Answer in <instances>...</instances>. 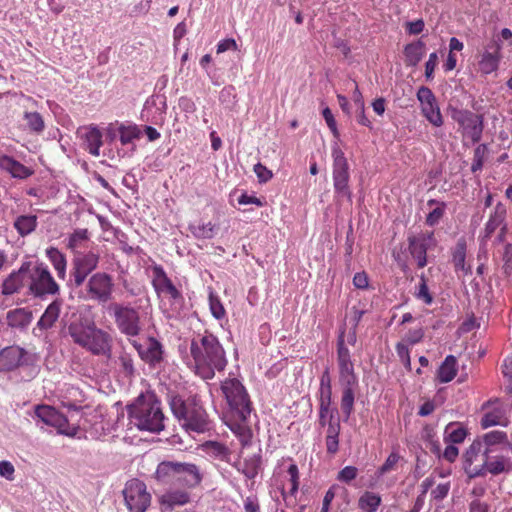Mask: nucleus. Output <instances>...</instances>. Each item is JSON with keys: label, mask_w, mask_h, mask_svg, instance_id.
<instances>
[{"label": "nucleus", "mask_w": 512, "mask_h": 512, "mask_svg": "<svg viewBox=\"0 0 512 512\" xmlns=\"http://www.w3.org/2000/svg\"><path fill=\"white\" fill-rule=\"evenodd\" d=\"M36 226L37 217L35 215H21L14 222V227L21 236L32 233Z\"/></svg>", "instance_id": "f704fd0d"}, {"label": "nucleus", "mask_w": 512, "mask_h": 512, "mask_svg": "<svg viewBox=\"0 0 512 512\" xmlns=\"http://www.w3.org/2000/svg\"><path fill=\"white\" fill-rule=\"evenodd\" d=\"M450 114L451 118L462 127L464 135L468 136L473 143L481 140L484 128L482 115L458 108H451Z\"/></svg>", "instance_id": "9b49d317"}, {"label": "nucleus", "mask_w": 512, "mask_h": 512, "mask_svg": "<svg viewBox=\"0 0 512 512\" xmlns=\"http://www.w3.org/2000/svg\"><path fill=\"white\" fill-rule=\"evenodd\" d=\"M202 481L199 468L192 463L177 462L176 483L193 488Z\"/></svg>", "instance_id": "6ab92c4d"}, {"label": "nucleus", "mask_w": 512, "mask_h": 512, "mask_svg": "<svg viewBox=\"0 0 512 512\" xmlns=\"http://www.w3.org/2000/svg\"><path fill=\"white\" fill-rule=\"evenodd\" d=\"M82 348L94 355L110 356L111 337L107 332L97 328L95 325Z\"/></svg>", "instance_id": "dca6fc26"}, {"label": "nucleus", "mask_w": 512, "mask_h": 512, "mask_svg": "<svg viewBox=\"0 0 512 512\" xmlns=\"http://www.w3.org/2000/svg\"><path fill=\"white\" fill-rule=\"evenodd\" d=\"M131 422L140 430L160 432L164 429V414L153 396L141 395L129 410Z\"/></svg>", "instance_id": "7ed1b4c3"}, {"label": "nucleus", "mask_w": 512, "mask_h": 512, "mask_svg": "<svg viewBox=\"0 0 512 512\" xmlns=\"http://www.w3.org/2000/svg\"><path fill=\"white\" fill-rule=\"evenodd\" d=\"M216 226L211 222L208 223H199L197 225H191L190 231L191 233L199 239H211L215 234Z\"/></svg>", "instance_id": "79ce46f5"}, {"label": "nucleus", "mask_w": 512, "mask_h": 512, "mask_svg": "<svg viewBox=\"0 0 512 512\" xmlns=\"http://www.w3.org/2000/svg\"><path fill=\"white\" fill-rule=\"evenodd\" d=\"M120 132V141L123 145L131 143L134 139L140 137V130L136 125L133 126H124L121 125L119 127Z\"/></svg>", "instance_id": "de8ad7c7"}, {"label": "nucleus", "mask_w": 512, "mask_h": 512, "mask_svg": "<svg viewBox=\"0 0 512 512\" xmlns=\"http://www.w3.org/2000/svg\"><path fill=\"white\" fill-rule=\"evenodd\" d=\"M323 117L326 121V124L327 126L330 128L333 136L335 138H339L340 134H339V131H338V128H337V124H336V121H335V118L330 110V108L326 107L323 112Z\"/></svg>", "instance_id": "13d9d810"}, {"label": "nucleus", "mask_w": 512, "mask_h": 512, "mask_svg": "<svg viewBox=\"0 0 512 512\" xmlns=\"http://www.w3.org/2000/svg\"><path fill=\"white\" fill-rule=\"evenodd\" d=\"M6 319L11 328L25 329L32 321V312L26 308H16L7 312Z\"/></svg>", "instance_id": "5701e85b"}, {"label": "nucleus", "mask_w": 512, "mask_h": 512, "mask_svg": "<svg viewBox=\"0 0 512 512\" xmlns=\"http://www.w3.org/2000/svg\"><path fill=\"white\" fill-rule=\"evenodd\" d=\"M35 414L46 425L57 428L58 432L61 434L74 436L77 433V428L70 427L68 419L54 407L48 405H38L35 407Z\"/></svg>", "instance_id": "f8f14e48"}, {"label": "nucleus", "mask_w": 512, "mask_h": 512, "mask_svg": "<svg viewBox=\"0 0 512 512\" xmlns=\"http://www.w3.org/2000/svg\"><path fill=\"white\" fill-rule=\"evenodd\" d=\"M425 44L421 40L407 44L404 49L405 63L408 66H416L422 59Z\"/></svg>", "instance_id": "cd10ccee"}, {"label": "nucleus", "mask_w": 512, "mask_h": 512, "mask_svg": "<svg viewBox=\"0 0 512 512\" xmlns=\"http://www.w3.org/2000/svg\"><path fill=\"white\" fill-rule=\"evenodd\" d=\"M169 405L173 415L186 431L203 433L209 430L208 414L196 395H171Z\"/></svg>", "instance_id": "f03ea898"}, {"label": "nucleus", "mask_w": 512, "mask_h": 512, "mask_svg": "<svg viewBox=\"0 0 512 512\" xmlns=\"http://www.w3.org/2000/svg\"><path fill=\"white\" fill-rule=\"evenodd\" d=\"M328 428L326 437H339L340 433V422L338 419H334V415H330V420L328 421Z\"/></svg>", "instance_id": "0e129e2a"}, {"label": "nucleus", "mask_w": 512, "mask_h": 512, "mask_svg": "<svg viewBox=\"0 0 512 512\" xmlns=\"http://www.w3.org/2000/svg\"><path fill=\"white\" fill-rule=\"evenodd\" d=\"M94 326L95 323L89 318L73 314L72 320L67 326V330L73 342L82 347Z\"/></svg>", "instance_id": "f3484780"}, {"label": "nucleus", "mask_w": 512, "mask_h": 512, "mask_svg": "<svg viewBox=\"0 0 512 512\" xmlns=\"http://www.w3.org/2000/svg\"><path fill=\"white\" fill-rule=\"evenodd\" d=\"M438 62V56L436 52L429 55V59L425 64V77L429 80L432 79L435 67Z\"/></svg>", "instance_id": "e2e57ef3"}, {"label": "nucleus", "mask_w": 512, "mask_h": 512, "mask_svg": "<svg viewBox=\"0 0 512 512\" xmlns=\"http://www.w3.org/2000/svg\"><path fill=\"white\" fill-rule=\"evenodd\" d=\"M409 252L417 261V266L423 268L427 264V250L435 245L433 233L420 234L418 236L411 235L408 237Z\"/></svg>", "instance_id": "4468645a"}, {"label": "nucleus", "mask_w": 512, "mask_h": 512, "mask_svg": "<svg viewBox=\"0 0 512 512\" xmlns=\"http://www.w3.org/2000/svg\"><path fill=\"white\" fill-rule=\"evenodd\" d=\"M205 446L212 456L222 461L230 462L231 452L229 448L224 444L215 441H209L205 444Z\"/></svg>", "instance_id": "4c0bfd02"}, {"label": "nucleus", "mask_w": 512, "mask_h": 512, "mask_svg": "<svg viewBox=\"0 0 512 512\" xmlns=\"http://www.w3.org/2000/svg\"><path fill=\"white\" fill-rule=\"evenodd\" d=\"M133 346L141 359L151 365H155L162 360V346L160 342L154 338H148L145 345L133 341Z\"/></svg>", "instance_id": "4be33fe9"}, {"label": "nucleus", "mask_w": 512, "mask_h": 512, "mask_svg": "<svg viewBox=\"0 0 512 512\" xmlns=\"http://www.w3.org/2000/svg\"><path fill=\"white\" fill-rule=\"evenodd\" d=\"M47 257L51 261L54 269L57 272L59 278L63 279L66 274V258L65 256L54 247H50L46 250Z\"/></svg>", "instance_id": "72a5a7b5"}, {"label": "nucleus", "mask_w": 512, "mask_h": 512, "mask_svg": "<svg viewBox=\"0 0 512 512\" xmlns=\"http://www.w3.org/2000/svg\"><path fill=\"white\" fill-rule=\"evenodd\" d=\"M358 469L354 466H346L339 473L337 479L349 483L357 477Z\"/></svg>", "instance_id": "6e6d98bb"}, {"label": "nucleus", "mask_w": 512, "mask_h": 512, "mask_svg": "<svg viewBox=\"0 0 512 512\" xmlns=\"http://www.w3.org/2000/svg\"><path fill=\"white\" fill-rule=\"evenodd\" d=\"M177 461H162L158 464L154 478L164 484L176 483Z\"/></svg>", "instance_id": "b1692460"}, {"label": "nucleus", "mask_w": 512, "mask_h": 512, "mask_svg": "<svg viewBox=\"0 0 512 512\" xmlns=\"http://www.w3.org/2000/svg\"><path fill=\"white\" fill-rule=\"evenodd\" d=\"M506 217V208L503 204L498 203L495 207L494 213L490 216L489 221L485 227V237L490 238L495 230L504 223Z\"/></svg>", "instance_id": "7c9ffc66"}, {"label": "nucleus", "mask_w": 512, "mask_h": 512, "mask_svg": "<svg viewBox=\"0 0 512 512\" xmlns=\"http://www.w3.org/2000/svg\"><path fill=\"white\" fill-rule=\"evenodd\" d=\"M444 203H441L440 206L436 207L433 211H431L426 218V224L429 226H434L439 222V220L443 217L444 214Z\"/></svg>", "instance_id": "bf43d9fd"}, {"label": "nucleus", "mask_w": 512, "mask_h": 512, "mask_svg": "<svg viewBox=\"0 0 512 512\" xmlns=\"http://www.w3.org/2000/svg\"><path fill=\"white\" fill-rule=\"evenodd\" d=\"M110 310L114 314L118 329L123 334L127 336H136L139 334L141 327L137 309L123 304L113 303L110 305Z\"/></svg>", "instance_id": "9d476101"}, {"label": "nucleus", "mask_w": 512, "mask_h": 512, "mask_svg": "<svg viewBox=\"0 0 512 512\" xmlns=\"http://www.w3.org/2000/svg\"><path fill=\"white\" fill-rule=\"evenodd\" d=\"M84 143L89 153L93 156H99V149L102 146V133L96 127H90L82 135Z\"/></svg>", "instance_id": "bb28decb"}, {"label": "nucleus", "mask_w": 512, "mask_h": 512, "mask_svg": "<svg viewBox=\"0 0 512 512\" xmlns=\"http://www.w3.org/2000/svg\"><path fill=\"white\" fill-rule=\"evenodd\" d=\"M26 351L19 346H8L0 351V371H12L23 363Z\"/></svg>", "instance_id": "412c9836"}, {"label": "nucleus", "mask_w": 512, "mask_h": 512, "mask_svg": "<svg viewBox=\"0 0 512 512\" xmlns=\"http://www.w3.org/2000/svg\"><path fill=\"white\" fill-rule=\"evenodd\" d=\"M113 290L112 276L105 272H97L86 283V298L98 303H106L112 299Z\"/></svg>", "instance_id": "1a4fd4ad"}, {"label": "nucleus", "mask_w": 512, "mask_h": 512, "mask_svg": "<svg viewBox=\"0 0 512 512\" xmlns=\"http://www.w3.org/2000/svg\"><path fill=\"white\" fill-rule=\"evenodd\" d=\"M337 356L340 369V378L345 384L353 385L356 381L353 363L350 358V352L345 346L344 331H341L337 341Z\"/></svg>", "instance_id": "2eb2a0df"}, {"label": "nucleus", "mask_w": 512, "mask_h": 512, "mask_svg": "<svg viewBox=\"0 0 512 512\" xmlns=\"http://www.w3.org/2000/svg\"><path fill=\"white\" fill-rule=\"evenodd\" d=\"M118 363L120 366L121 373L124 374L125 377L131 379L135 373V368L131 355L128 354L127 352H122L118 357Z\"/></svg>", "instance_id": "49530a36"}, {"label": "nucleus", "mask_w": 512, "mask_h": 512, "mask_svg": "<svg viewBox=\"0 0 512 512\" xmlns=\"http://www.w3.org/2000/svg\"><path fill=\"white\" fill-rule=\"evenodd\" d=\"M260 465L261 457L259 455H254L244 461L243 468L237 467V469L241 471L247 478L253 479L258 474Z\"/></svg>", "instance_id": "37998d69"}, {"label": "nucleus", "mask_w": 512, "mask_h": 512, "mask_svg": "<svg viewBox=\"0 0 512 512\" xmlns=\"http://www.w3.org/2000/svg\"><path fill=\"white\" fill-rule=\"evenodd\" d=\"M351 386L352 385L346 384L341 398V409L346 415V418H349L351 415L354 405V392Z\"/></svg>", "instance_id": "a18cd8bd"}, {"label": "nucleus", "mask_w": 512, "mask_h": 512, "mask_svg": "<svg viewBox=\"0 0 512 512\" xmlns=\"http://www.w3.org/2000/svg\"><path fill=\"white\" fill-rule=\"evenodd\" d=\"M254 172L256 173L257 175V178L259 180L260 183H266L267 181H269L273 174L271 172V170L267 169L264 165H262L261 163H257L255 166H254Z\"/></svg>", "instance_id": "052dcab7"}, {"label": "nucleus", "mask_w": 512, "mask_h": 512, "mask_svg": "<svg viewBox=\"0 0 512 512\" xmlns=\"http://www.w3.org/2000/svg\"><path fill=\"white\" fill-rule=\"evenodd\" d=\"M122 493L130 512H145L150 506L151 495L144 482L138 479L129 480Z\"/></svg>", "instance_id": "6e6552de"}, {"label": "nucleus", "mask_w": 512, "mask_h": 512, "mask_svg": "<svg viewBox=\"0 0 512 512\" xmlns=\"http://www.w3.org/2000/svg\"><path fill=\"white\" fill-rule=\"evenodd\" d=\"M331 405L320 404L319 407V424L324 427L330 420V415H333V410L330 409Z\"/></svg>", "instance_id": "69168bd1"}, {"label": "nucleus", "mask_w": 512, "mask_h": 512, "mask_svg": "<svg viewBox=\"0 0 512 512\" xmlns=\"http://www.w3.org/2000/svg\"><path fill=\"white\" fill-rule=\"evenodd\" d=\"M452 424H449L447 427H446V433H448V436H447V440L452 442V443H461L464 441L466 435H467V432L464 428L460 427V428H457V429H454L453 431L449 432L450 428H451Z\"/></svg>", "instance_id": "3c124183"}, {"label": "nucleus", "mask_w": 512, "mask_h": 512, "mask_svg": "<svg viewBox=\"0 0 512 512\" xmlns=\"http://www.w3.org/2000/svg\"><path fill=\"white\" fill-rule=\"evenodd\" d=\"M237 50L238 46L234 39L228 38L221 41L217 46V53H223L227 50Z\"/></svg>", "instance_id": "774afa93"}, {"label": "nucleus", "mask_w": 512, "mask_h": 512, "mask_svg": "<svg viewBox=\"0 0 512 512\" xmlns=\"http://www.w3.org/2000/svg\"><path fill=\"white\" fill-rule=\"evenodd\" d=\"M500 59L501 56L491 55L490 53H483L479 62L480 70L485 74H489L495 71L498 68Z\"/></svg>", "instance_id": "c03bdc74"}, {"label": "nucleus", "mask_w": 512, "mask_h": 512, "mask_svg": "<svg viewBox=\"0 0 512 512\" xmlns=\"http://www.w3.org/2000/svg\"><path fill=\"white\" fill-rule=\"evenodd\" d=\"M333 157V182L334 189L338 196L346 197L351 201V191L349 189V165L343 151L335 144L332 148Z\"/></svg>", "instance_id": "0eeeda50"}, {"label": "nucleus", "mask_w": 512, "mask_h": 512, "mask_svg": "<svg viewBox=\"0 0 512 512\" xmlns=\"http://www.w3.org/2000/svg\"><path fill=\"white\" fill-rule=\"evenodd\" d=\"M396 351L405 367L410 369L411 362L408 347L403 343H398L396 345Z\"/></svg>", "instance_id": "680f3d73"}, {"label": "nucleus", "mask_w": 512, "mask_h": 512, "mask_svg": "<svg viewBox=\"0 0 512 512\" xmlns=\"http://www.w3.org/2000/svg\"><path fill=\"white\" fill-rule=\"evenodd\" d=\"M62 301L54 300L48 305L43 315L40 317L37 327L41 330H47L53 327L60 315Z\"/></svg>", "instance_id": "393cba45"}, {"label": "nucleus", "mask_w": 512, "mask_h": 512, "mask_svg": "<svg viewBox=\"0 0 512 512\" xmlns=\"http://www.w3.org/2000/svg\"><path fill=\"white\" fill-rule=\"evenodd\" d=\"M422 113L434 126L439 127L443 124L442 115L436 101L433 104L422 105Z\"/></svg>", "instance_id": "58836bf2"}, {"label": "nucleus", "mask_w": 512, "mask_h": 512, "mask_svg": "<svg viewBox=\"0 0 512 512\" xmlns=\"http://www.w3.org/2000/svg\"><path fill=\"white\" fill-rule=\"evenodd\" d=\"M87 234L88 233H87L86 229H79V230L74 231L69 237L68 247L71 249H75V248L79 247L82 242L87 240V238H88Z\"/></svg>", "instance_id": "8fccbe9b"}, {"label": "nucleus", "mask_w": 512, "mask_h": 512, "mask_svg": "<svg viewBox=\"0 0 512 512\" xmlns=\"http://www.w3.org/2000/svg\"><path fill=\"white\" fill-rule=\"evenodd\" d=\"M188 500V494L183 492L171 493L165 497V502L171 506L185 504L188 502Z\"/></svg>", "instance_id": "4d7b16f0"}, {"label": "nucleus", "mask_w": 512, "mask_h": 512, "mask_svg": "<svg viewBox=\"0 0 512 512\" xmlns=\"http://www.w3.org/2000/svg\"><path fill=\"white\" fill-rule=\"evenodd\" d=\"M190 353L196 373L203 379H212L216 371H223L227 365L222 345L216 336L208 332L193 338Z\"/></svg>", "instance_id": "f257e3e1"}, {"label": "nucleus", "mask_w": 512, "mask_h": 512, "mask_svg": "<svg viewBox=\"0 0 512 512\" xmlns=\"http://www.w3.org/2000/svg\"><path fill=\"white\" fill-rule=\"evenodd\" d=\"M30 266L29 262L23 263L18 271L13 272L4 280L2 284L4 295H12L25 286L29 287Z\"/></svg>", "instance_id": "a211bd4d"}, {"label": "nucleus", "mask_w": 512, "mask_h": 512, "mask_svg": "<svg viewBox=\"0 0 512 512\" xmlns=\"http://www.w3.org/2000/svg\"><path fill=\"white\" fill-rule=\"evenodd\" d=\"M209 304H210V309H211L213 316L216 319H221L225 314V310H224L223 305L221 304L220 300L213 294H210Z\"/></svg>", "instance_id": "864d4df0"}, {"label": "nucleus", "mask_w": 512, "mask_h": 512, "mask_svg": "<svg viewBox=\"0 0 512 512\" xmlns=\"http://www.w3.org/2000/svg\"><path fill=\"white\" fill-rule=\"evenodd\" d=\"M153 279L152 284L158 294L164 293L173 299L180 297V292L167 277L165 271L161 266L155 265L152 267Z\"/></svg>", "instance_id": "aec40b11"}, {"label": "nucleus", "mask_w": 512, "mask_h": 512, "mask_svg": "<svg viewBox=\"0 0 512 512\" xmlns=\"http://www.w3.org/2000/svg\"><path fill=\"white\" fill-rule=\"evenodd\" d=\"M481 441L483 443V447L489 449H492V447L497 444H506L507 446H511L507 441L506 433L502 431H491L485 434Z\"/></svg>", "instance_id": "ea45409f"}, {"label": "nucleus", "mask_w": 512, "mask_h": 512, "mask_svg": "<svg viewBox=\"0 0 512 512\" xmlns=\"http://www.w3.org/2000/svg\"><path fill=\"white\" fill-rule=\"evenodd\" d=\"M0 166L7 170L15 178L25 179L32 174V171L9 156L0 158Z\"/></svg>", "instance_id": "a878e982"}, {"label": "nucleus", "mask_w": 512, "mask_h": 512, "mask_svg": "<svg viewBox=\"0 0 512 512\" xmlns=\"http://www.w3.org/2000/svg\"><path fill=\"white\" fill-rule=\"evenodd\" d=\"M381 504V497L373 492L366 491L358 500V506L365 512H376Z\"/></svg>", "instance_id": "c9c22d12"}, {"label": "nucleus", "mask_w": 512, "mask_h": 512, "mask_svg": "<svg viewBox=\"0 0 512 512\" xmlns=\"http://www.w3.org/2000/svg\"><path fill=\"white\" fill-rule=\"evenodd\" d=\"M417 98L422 105H428L430 103L433 104V102L436 101V98L434 94L432 93L431 89L425 86H422L419 88L417 92Z\"/></svg>", "instance_id": "5fc2aeb1"}, {"label": "nucleus", "mask_w": 512, "mask_h": 512, "mask_svg": "<svg viewBox=\"0 0 512 512\" xmlns=\"http://www.w3.org/2000/svg\"><path fill=\"white\" fill-rule=\"evenodd\" d=\"M59 285L52 277L50 271L42 263L30 267L29 292L35 297L56 295L59 293Z\"/></svg>", "instance_id": "39448f33"}, {"label": "nucleus", "mask_w": 512, "mask_h": 512, "mask_svg": "<svg viewBox=\"0 0 512 512\" xmlns=\"http://www.w3.org/2000/svg\"><path fill=\"white\" fill-rule=\"evenodd\" d=\"M221 389L233 416L241 421L249 418L252 411L251 402L242 383L235 378L227 379L223 382Z\"/></svg>", "instance_id": "20e7f679"}, {"label": "nucleus", "mask_w": 512, "mask_h": 512, "mask_svg": "<svg viewBox=\"0 0 512 512\" xmlns=\"http://www.w3.org/2000/svg\"><path fill=\"white\" fill-rule=\"evenodd\" d=\"M457 360L453 355H448L438 369V378L441 383H448L456 376Z\"/></svg>", "instance_id": "2f4dec72"}, {"label": "nucleus", "mask_w": 512, "mask_h": 512, "mask_svg": "<svg viewBox=\"0 0 512 512\" xmlns=\"http://www.w3.org/2000/svg\"><path fill=\"white\" fill-rule=\"evenodd\" d=\"M402 459V457L397 452H392L387 457L385 462L381 467L378 468L377 474L378 476H382L390 471H393L396 469L398 462Z\"/></svg>", "instance_id": "09e8293b"}, {"label": "nucleus", "mask_w": 512, "mask_h": 512, "mask_svg": "<svg viewBox=\"0 0 512 512\" xmlns=\"http://www.w3.org/2000/svg\"><path fill=\"white\" fill-rule=\"evenodd\" d=\"M510 469V463L504 456L497 457L494 461H490V456L487 457V465L485 473L488 471L493 475H498Z\"/></svg>", "instance_id": "a19ab883"}, {"label": "nucleus", "mask_w": 512, "mask_h": 512, "mask_svg": "<svg viewBox=\"0 0 512 512\" xmlns=\"http://www.w3.org/2000/svg\"><path fill=\"white\" fill-rule=\"evenodd\" d=\"M14 466L8 461H0V475L8 480L13 479Z\"/></svg>", "instance_id": "338daca9"}, {"label": "nucleus", "mask_w": 512, "mask_h": 512, "mask_svg": "<svg viewBox=\"0 0 512 512\" xmlns=\"http://www.w3.org/2000/svg\"><path fill=\"white\" fill-rule=\"evenodd\" d=\"M233 422L230 425L231 430L239 438L242 446L249 445L253 436L252 430L247 424L248 418L241 421L236 416H233Z\"/></svg>", "instance_id": "c756f323"}, {"label": "nucleus", "mask_w": 512, "mask_h": 512, "mask_svg": "<svg viewBox=\"0 0 512 512\" xmlns=\"http://www.w3.org/2000/svg\"><path fill=\"white\" fill-rule=\"evenodd\" d=\"M505 419V411L501 408H495L494 410L487 412L481 419V425L483 428H488L495 425H506L503 422Z\"/></svg>", "instance_id": "e433bc0d"}, {"label": "nucleus", "mask_w": 512, "mask_h": 512, "mask_svg": "<svg viewBox=\"0 0 512 512\" xmlns=\"http://www.w3.org/2000/svg\"><path fill=\"white\" fill-rule=\"evenodd\" d=\"M99 255L94 252L81 254L73 260L72 277L75 287L84 284L87 276L97 268Z\"/></svg>", "instance_id": "ddd939ff"}, {"label": "nucleus", "mask_w": 512, "mask_h": 512, "mask_svg": "<svg viewBox=\"0 0 512 512\" xmlns=\"http://www.w3.org/2000/svg\"><path fill=\"white\" fill-rule=\"evenodd\" d=\"M465 258H466V241L465 239L461 238L456 243L454 250H453V264L455 267V270H461L465 275L471 273L470 266L465 265Z\"/></svg>", "instance_id": "c85d7f7f"}, {"label": "nucleus", "mask_w": 512, "mask_h": 512, "mask_svg": "<svg viewBox=\"0 0 512 512\" xmlns=\"http://www.w3.org/2000/svg\"><path fill=\"white\" fill-rule=\"evenodd\" d=\"M417 297L419 299H423L426 304H431L433 301V298L431 294L429 293V289L426 283V278L424 274L420 275V285L419 290L417 293Z\"/></svg>", "instance_id": "603ef678"}, {"label": "nucleus", "mask_w": 512, "mask_h": 512, "mask_svg": "<svg viewBox=\"0 0 512 512\" xmlns=\"http://www.w3.org/2000/svg\"><path fill=\"white\" fill-rule=\"evenodd\" d=\"M25 129L31 133L41 134L45 129V122L42 115L38 112H24Z\"/></svg>", "instance_id": "473e14b6"}, {"label": "nucleus", "mask_w": 512, "mask_h": 512, "mask_svg": "<svg viewBox=\"0 0 512 512\" xmlns=\"http://www.w3.org/2000/svg\"><path fill=\"white\" fill-rule=\"evenodd\" d=\"M493 449L484 448L481 439H476L464 454V469L469 478L485 475L487 457Z\"/></svg>", "instance_id": "423d86ee"}]
</instances>
